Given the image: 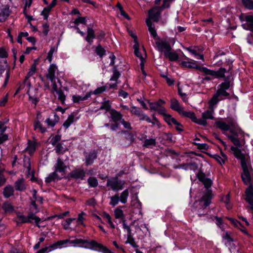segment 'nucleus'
Wrapping results in <instances>:
<instances>
[{
	"label": "nucleus",
	"instance_id": "nucleus-1",
	"mask_svg": "<svg viewBox=\"0 0 253 253\" xmlns=\"http://www.w3.org/2000/svg\"><path fill=\"white\" fill-rule=\"evenodd\" d=\"M215 125L223 132L229 130L231 134L228 135L226 134L228 138L236 146L240 147L242 146L240 139L243 136V133L240 130L230 128L235 126L233 122H229L227 124L221 120H218L215 122ZM223 133L225 134L224 132Z\"/></svg>",
	"mask_w": 253,
	"mask_h": 253
},
{
	"label": "nucleus",
	"instance_id": "nucleus-2",
	"mask_svg": "<svg viewBox=\"0 0 253 253\" xmlns=\"http://www.w3.org/2000/svg\"><path fill=\"white\" fill-rule=\"evenodd\" d=\"M230 82L225 81L218 86V89L211 100V105H216L219 101L230 97V94L226 91L230 88Z\"/></svg>",
	"mask_w": 253,
	"mask_h": 253
},
{
	"label": "nucleus",
	"instance_id": "nucleus-3",
	"mask_svg": "<svg viewBox=\"0 0 253 253\" xmlns=\"http://www.w3.org/2000/svg\"><path fill=\"white\" fill-rule=\"evenodd\" d=\"M181 65L184 67H188L189 68H194L199 70L201 72L205 75H215V73L211 71L210 69L204 67H200L196 64V62L189 58L185 57V59L181 62Z\"/></svg>",
	"mask_w": 253,
	"mask_h": 253
},
{
	"label": "nucleus",
	"instance_id": "nucleus-4",
	"mask_svg": "<svg viewBox=\"0 0 253 253\" xmlns=\"http://www.w3.org/2000/svg\"><path fill=\"white\" fill-rule=\"evenodd\" d=\"M241 166L243 169L241 174L242 180L246 185H252L251 180L253 172L251 165L248 163H244Z\"/></svg>",
	"mask_w": 253,
	"mask_h": 253
},
{
	"label": "nucleus",
	"instance_id": "nucleus-5",
	"mask_svg": "<svg viewBox=\"0 0 253 253\" xmlns=\"http://www.w3.org/2000/svg\"><path fill=\"white\" fill-rule=\"evenodd\" d=\"M125 183V181L119 180L117 177H114L107 180L106 185L110 187L112 190L118 191L124 188Z\"/></svg>",
	"mask_w": 253,
	"mask_h": 253
},
{
	"label": "nucleus",
	"instance_id": "nucleus-6",
	"mask_svg": "<svg viewBox=\"0 0 253 253\" xmlns=\"http://www.w3.org/2000/svg\"><path fill=\"white\" fill-rule=\"evenodd\" d=\"M58 74L59 71L57 66L54 64H51L47 69L45 77L51 82H53V81L57 79L58 82L60 84L61 82L58 78Z\"/></svg>",
	"mask_w": 253,
	"mask_h": 253
},
{
	"label": "nucleus",
	"instance_id": "nucleus-7",
	"mask_svg": "<svg viewBox=\"0 0 253 253\" xmlns=\"http://www.w3.org/2000/svg\"><path fill=\"white\" fill-rule=\"evenodd\" d=\"M130 112L132 115L137 117L140 121H145L147 122H151L150 118L138 107L134 106H131L130 108Z\"/></svg>",
	"mask_w": 253,
	"mask_h": 253
},
{
	"label": "nucleus",
	"instance_id": "nucleus-8",
	"mask_svg": "<svg viewBox=\"0 0 253 253\" xmlns=\"http://www.w3.org/2000/svg\"><path fill=\"white\" fill-rule=\"evenodd\" d=\"M149 105L151 110L158 112L161 115L166 112V109L162 106L165 104V101L162 99H159L157 102H149Z\"/></svg>",
	"mask_w": 253,
	"mask_h": 253
},
{
	"label": "nucleus",
	"instance_id": "nucleus-9",
	"mask_svg": "<svg viewBox=\"0 0 253 253\" xmlns=\"http://www.w3.org/2000/svg\"><path fill=\"white\" fill-rule=\"evenodd\" d=\"M70 244H74V246L86 244L88 247L93 248L94 247L101 246L100 244L94 240L89 241L86 240H83L82 239H76L74 240H70Z\"/></svg>",
	"mask_w": 253,
	"mask_h": 253
},
{
	"label": "nucleus",
	"instance_id": "nucleus-10",
	"mask_svg": "<svg viewBox=\"0 0 253 253\" xmlns=\"http://www.w3.org/2000/svg\"><path fill=\"white\" fill-rule=\"evenodd\" d=\"M180 114L184 117L191 119L193 122L196 123L199 125L204 126L206 124V122L204 120H198L193 112L185 111L183 109L180 112Z\"/></svg>",
	"mask_w": 253,
	"mask_h": 253
},
{
	"label": "nucleus",
	"instance_id": "nucleus-11",
	"mask_svg": "<svg viewBox=\"0 0 253 253\" xmlns=\"http://www.w3.org/2000/svg\"><path fill=\"white\" fill-rule=\"evenodd\" d=\"M231 150L233 152L234 156L241 161V164L242 165L244 163H248V158L241 152V150L238 147H231Z\"/></svg>",
	"mask_w": 253,
	"mask_h": 253
},
{
	"label": "nucleus",
	"instance_id": "nucleus-12",
	"mask_svg": "<svg viewBox=\"0 0 253 253\" xmlns=\"http://www.w3.org/2000/svg\"><path fill=\"white\" fill-rule=\"evenodd\" d=\"M159 50L161 51H168L171 50V46L169 43L165 39L158 38L155 42Z\"/></svg>",
	"mask_w": 253,
	"mask_h": 253
},
{
	"label": "nucleus",
	"instance_id": "nucleus-13",
	"mask_svg": "<svg viewBox=\"0 0 253 253\" xmlns=\"http://www.w3.org/2000/svg\"><path fill=\"white\" fill-rule=\"evenodd\" d=\"M209 105L210 110H208L204 112H203L202 114V118L198 119V120H204L206 122V124L204 126H205L207 125V123L206 121L207 119H211L213 120L214 119V117L213 115V113L214 110V106L215 105H213L212 106L211 105V100L209 101Z\"/></svg>",
	"mask_w": 253,
	"mask_h": 253
},
{
	"label": "nucleus",
	"instance_id": "nucleus-14",
	"mask_svg": "<svg viewBox=\"0 0 253 253\" xmlns=\"http://www.w3.org/2000/svg\"><path fill=\"white\" fill-rule=\"evenodd\" d=\"M70 177L75 179H84L85 176L84 170L82 169H75L69 174Z\"/></svg>",
	"mask_w": 253,
	"mask_h": 253
},
{
	"label": "nucleus",
	"instance_id": "nucleus-15",
	"mask_svg": "<svg viewBox=\"0 0 253 253\" xmlns=\"http://www.w3.org/2000/svg\"><path fill=\"white\" fill-rule=\"evenodd\" d=\"M211 192L210 191H207L199 200L200 204H201L202 206H204L206 208L211 203Z\"/></svg>",
	"mask_w": 253,
	"mask_h": 253
},
{
	"label": "nucleus",
	"instance_id": "nucleus-16",
	"mask_svg": "<svg viewBox=\"0 0 253 253\" xmlns=\"http://www.w3.org/2000/svg\"><path fill=\"white\" fill-rule=\"evenodd\" d=\"M84 156L85 165H91L93 163L94 161L96 159L97 153L96 150H94L88 153H85Z\"/></svg>",
	"mask_w": 253,
	"mask_h": 253
},
{
	"label": "nucleus",
	"instance_id": "nucleus-17",
	"mask_svg": "<svg viewBox=\"0 0 253 253\" xmlns=\"http://www.w3.org/2000/svg\"><path fill=\"white\" fill-rule=\"evenodd\" d=\"M122 133L125 134V136L124 137V140H126L125 142H122V145L125 146H129L134 141V137L132 132L126 131V130H122L121 132Z\"/></svg>",
	"mask_w": 253,
	"mask_h": 253
},
{
	"label": "nucleus",
	"instance_id": "nucleus-18",
	"mask_svg": "<svg viewBox=\"0 0 253 253\" xmlns=\"http://www.w3.org/2000/svg\"><path fill=\"white\" fill-rule=\"evenodd\" d=\"M211 71L215 72L216 75L215 76L208 75L209 76L206 77L205 78V80H211L214 78H223L224 77V74L226 72V70L224 68H220L218 71H214L211 70Z\"/></svg>",
	"mask_w": 253,
	"mask_h": 253
},
{
	"label": "nucleus",
	"instance_id": "nucleus-19",
	"mask_svg": "<svg viewBox=\"0 0 253 253\" xmlns=\"http://www.w3.org/2000/svg\"><path fill=\"white\" fill-rule=\"evenodd\" d=\"M161 11L160 8L155 7L149 11V17L155 22H158L160 18Z\"/></svg>",
	"mask_w": 253,
	"mask_h": 253
},
{
	"label": "nucleus",
	"instance_id": "nucleus-20",
	"mask_svg": "<svg viewBox=\"0 0 253 253\" xmlns=\"http://www.w3.org/2000/svg\"><path fill=\"white\" fill-rule=\"evenodd\" d=\"M110 118L114 123L121 122L123 118V115L114 109L110 110Z\"/></svg>",
	"mask_w": 253,
	"mask_h": 253
},
{
	"label": "nucleus",
	"instance_id": "nucleus-21",
	"mask_svg": "<svg viewBox=\"0 0 253 253\" xmlns=\"http://www.w3.org/2000/svg\"><path fill=\"white\" fill-rule=\"evenodd\" d=\"M245 23L243 24L244 29L253 32V15H247L245 17Z\"/></svg>",
	"mask_w": 253,
	"mask_h": 253
},
{
	"label": "nucleus",
	"instance_id": "nucleus-22",
	"mask_svg": "<svg viewBox=\"0 0 253 253\" xmlns=\"http://www.w3.org/2000/svg\"><path fill=\"white\" fill-rule=\"evenodd\" d=\"M54 171L56 172V173L57 172H65L67 167L61 158H58L57 160V162L54 166Z\"/></svg>",
	"mask_w": 253,
	"mask_h": 253
},
{
	"label": "nucleus",
	"instance_id": "nucleus-23",
	"mask_svg": "<svg viewBox=\"0 0 253 253\" xmlns=\"http://www.w3.org/2000/svg\"><path fill=\"white\" fill-rule=\"evenodd\" d=\"M246 195V201L250 204V206L253 205V188L252 185H250L247 188Z\"/></svg>",
	"mask_w": 253,
	"mask_h": 253
},
{
	"label": "nucleus",
	"instance_id": "nucleus-24",
	"mask_svg": "<svg viewBox=\"0 0 253 253\" xmlns=\"http://www.w3.org/2000/svg\"><path fill=\"white\" fill-rule=\"evenodd\" d=\"M170 108L175 111L180 113L183 110V108L181 107L178 100L175 98H172L170 100Z\"/></svg>",
	"mask_w": 253,
	"mask_h": 253
},
{
	"label": "nucleus",
	"instance_id": "nucleus-25",
	"mask_svg": "<svg viewBox=\"0 0 253 253\" xmlns=\"http://www.w3.org/2000/svg\"><path fill=\"white\" fill-rule=\"evenodd\" d=\"M59 120V117L57 114L54 113L52 118L48 117L45 120V123L49 126H54Z\"/></svg>",
	"mask_w": 253,
	"mask_h": 253
},
{
	"label": "nucleus",
	"instance_id": "nucleus-26",
	"mask_svg": "<svg viewBox=\"0 0 253 253\" xmlns=\"http://www.w3.org/2000/svg\"><path fill=\"white\" fill-rule=\"evenodd\" d=\"M147 26L148 27V30L150 33L151 36L156 41L158 39L157 34L155 27L153 26L152 22L150 19H147L146 21Z\"/></svg>",
	"mask_w": 253,
	"mask_h": 253
},
{
	"label": "nucleus",
	"instance_id": "nucleus-27",
	"mask_svg": "<svg viewBox=\"0 0 253 253\" xmlns=\"http://www.w3.org/2000/svg\"><path fill=\"white\" fill-rule=\"evenodd\" d=\"M165 56L170 61H176L178 59V55L175 52H172L171 50L164 51Z\"/></svg>",
	"mask_w": 253,
	"mask_h": 253
},
{
	"label": "nucleus",
	"instance_id": "nucleus-28",
	"mask_svg": "<svg viewBox=\"0 0 253 253\" xmlns=\"http://www.w3.org/2000/svg\"><path fill=\"white\" fill-rule=\"evenodd\" d=\"M91 94V92H88L84 96L75 95L73 96L72 99L74 102L79 103L82 101L87 99L90 97Z\"/></svg>",
	"mask_w": 253,
	"mask_h": 253
},
{
	"label": "nucleus",
	"instance_id": "nucleus-29",
	"mask_svg": "<svg viewBox=\"0 0 253 253\" xmlns=\"http://www.w3.org/2000/svg\"><path fill=\"white\" fill-rule=\"evenodd\" d=\"M15 189L17 191H24L26 189V185L24 182V179L22 178L18 179L15 182Z\"/></svg>",
	"mask_w": 253,
	"mask_h": 253
},
{
	"label": "nucleus",
	"instance_id": "nucleus-30",
	"mask_svg": "<svg viewBox=\"0 0 253 253\" xmlns=\"http://www.w3.org/2000/svg\"><path fill=\"white\" fill-rule=\"evenodd\" d=\"M56 249H58V247L56 242L48 247H45L41 249L36 253H47Z\"/></svg>",
	"mask_w": 253,
	"mask_h": 253
},
{
	"label": "nucleus",
	"instance_id": "nucleus-31",
	"mask_svg": "<svg viewBox=\"0 0 253 253\" xmlns=\"http://www.w3.org/2000/svg\"><path fill=\"white\" fill-rule=\"evenodd\" d=\"M9 9L8 7H4L0 10V22L4 21L9 15Z\"/></svg>",
	"mask_w": 253,
	"mask_h": 253
},
{
	"label": "nucleus",
	"instance_id": "nucleus-32",
	"mask_svg": "<svg viewBox=\"0 0 253 253\" xmlns=\"http://www.w3.org/2000/svg\"><path fill=\"white\" fill-rule=\"evenodd\" d=\"M13 194L14 189L12 186L8 185L4 188L3 190V195L5 198H8L12 196Z\"/></svg>",
	"mask_w": 253,
	"mask_h": 253
},
{
	"label": "nucleus",
	"instance_id": "nucleus-33",
	"mask_svg": "<svg viewBox=\"0 0 253 253\" xmlns=\"http://www.w3.org/2000/svg\"><path fill=\"white\" fill-rule=\"evenodd\" d=\"M95 38L94 31L93 29L88 27L87 30V36L85 38V40L90 44L93 42V40Z\"/></svg>",
	"mask_w": 253,
	"mask_h": 253
},
{
	"label": "nucleus",
	"instance_id": "nucleus-34",
	"mask_svg": "<svg viewBox=\"0 0 253 253\" xmlns=\"http://www.w3.org/2000/svg\"><path fill=\"white\" fill-rule=\"evenodd\" d=\"M35 214L36 213H35V212L30 211V212H29L27 217L28 220L29 221V223L31 222V220H34V221L36 224V225L39 227L40 225H39V224L41 221V219L39 217L36 216L35 215Z\"/></svg>",
	"mask_w": 253,
	"mask_h": 253
},
{
	"label": "nucleus",
	"instance_id": "nucleus-35",
	"mask_svg": "<svg viewBox=\"0 0 253 253\" xmlns=\"http://www.w3.org/2000/svg\"><path fill=\"white\" fill-rule=\"evenodd\" d=\"M101 216L108 223L112 229L115 228V225L113 223L112 218L109 213L106 212H103L101 214Z\"/></svg>",
	"mask_w": 253,
	"mask_h": 253
},
{
	"label": "nucleus",
	"instance_id": "nucleus-36",
	"mask_svg": "<svg viewBox=\"0 0 253 253\" xmlns=\"http://www.w3.org/2000/svg\"><path fill=\"white\" fill-rule=\"evenodd\" d=\"M37 143L35 142L28 141V146L26 148V150L30 154H32L36 150Z\"/></svg>",
	"mask_w": 253,
	"mask_h": 253
},
{
	"label": "nucleus",
	"instance_id": "nucleus-37",
	"mask_svg": "<svg viewBox=\"0 0 253 253\" xmlns=\"http://www.w3.org/2000/svg\"><path fill=\"white\" fill-rule=\"evenodd\" d=\"M162 115L164 116V119L165 121L168 123L169 125H171L172 124H175L176 119L172 117V116L168 114L165 112L164 114H163Z\"/></svg>",
	"mask_w": 253,
	"mask_h": 253
},
{
	"label": "nucleus",
	"instance_id": "nucleus-38",
	"mask_svg": "<svg viewBox=\"0 0 253 253\" xmlns=\"http://www.w3.org/2000/svg\"><path fill=\"white\" fill-rule=\"evenodd\" d=\"M129 196V192L127 189L124 190L119 197L120 202L123 204H126L127 201V198Z\"/></svg>",
	"mask_w": 253,
	"mask_h": 253
},
{
	"label": "nucleus",
	"instance_id": "nucleus-39",
	"mask_svg": "<svg viewBox=\"0 0 253 253\" xmlns=\"http://www.w3.org/2000/svg\"><path fill=\"white\" fill-rule=\"evenodd\" d=\"M60 177L58 175L56 172L54 171L49 174V175L45 178V181L46 183H50L52 181L56 179H60Z\"/></svg>",
	"mask_w": 253,
	"mask_h": 253
},
{
	"label": "nucleus",
	"instance_id": "nucleus-40",
	"mask_svg": "<svg viewBox=\"0 0 253 253\" xmlns=\"http://www.w3.org/2000/svg\"><path fill=\"white\" fill-rule=\"evenodd\" d=\"M156 144V139L154 138L147 139L144 140L143 146L147 148H151L155 146Z\"/></svg>",
	"mask_w": 253,
	"mask_h": 253
},
{
	"label": "nucleus",
	"instance_id": "nucleus-41",
	"mask_svg": "<svg viewBox=\"0 0 253 253\" xmlns=\"http://www.w3.org/2000/svg\"><path fill=\"white\" fill-rule=\"evenodd\" d=\"M24 167L27 169L28 175L32 174L33 175V172L31 169V162L29 158H25L24 159Z\"/></svg>",
	"mask_w": 253,
	"mask_h": 253
},
{
	"label": "nucleus",
	"instance_id": "nucleus-42",
	"mask_svg": "<svg viewBox=\"0 0 253 253\" xmlns=\"http://www.w3.org/2000/svg\"><path fill=\"white\" fill-rule=\"evenodd\" d=\"M132 37L134 39V41L135 42V44L133 45V48L134 50L135 55L137 57L139 58L140 60H144V58L143 57V56L142 55L138 54L139 45H138V43H137V42L136 41V39H137L136 36H132Z\"/></svg>",
	"mask_w": 253,
	"mask_h": 253
},
{
	"label": "nucleus",
	"instance_id": "nucleus-43",
	"mask_svg": "<svg viewBox=\"0 0 253 253\" xmlns=\"http://www.w3.org/2000/svg\"><path fill=\"white\" fill-rule=\"evenodd\" d=\"M55 92L56 93L58 99L60 101L61 103L63 105L65 104L66 95L64 92L61 89H60Z\"/></svg>",
	"mask_w": 253,
	"mask_h": 253
},
{
	"label": "nucleus",
	"instance_id": "nucleus-44",
	"mask_svg": "<svg viewBox=\"0 0 253 253\" xmlns=\"http://www.w3.org/2000/svg\"><path fill=\"white\" fill-rule=\"evenodd\" d=\"M95 51L96 54L100 57H102L106 53V50L100 44H98L96 47Z\"/></svg>",
	"mask_w": 253,
	"mask_h": 253
},
{
	"label": "nucleus",
	"instance_id": "nucleus-45",
	"mask_svg": "<svg viewBox=\"0 0 253 253\" xmlns=\"http://www.w3.org/2000/svg\"><path fill=\"white\" fill-rule=\"evenodd\" d=\"M120 199L118 194H116L115 195L110 197V205L113 207L116 206L119 203Z\"/></svg>",
	"mask_w": 253,
	"mask_h": 253
},
{
	"label": "nucleus",
	"instance_id": "nucleus-46",
	"mask_svg": "<svg viewBox=\"0 0 253 253\" xmlns=\"http://www.w3.org/2000/svg\"><path fill=\"white\" fill-rule=\"evenodd\" d=\"M75 117L73 115H70L66 121L64 123L63 126L64 127L67 129L69 126L74 122Z\"/></svg>",
	"mask_w": 253,
	"mask_h": 253
},
{
	"label": "nucleus",
	"instance_id": "nucleus-47",
	"mask_svg": "<svg viewBox=\"0 0 253 253\" xmlns=\"http://www.w3.org/2000/svg\"><path fill=\"white\" fill-rule=\"evenodd\" d=\"M75 117L73 115H70L66 121L64 123L63 126L64 127L67 129L69 126L74 122Z\"/></svg>",
	"mask_w": 253,
	"mask_h": 253
},
{
	"label": "nucleus",
	"instance_id": "nucleus-48",
	"mask_svg": "<svg viewBox=\"0 0 253 253\" xmlns=\"http://www.w3.org/2000/svg\"><path fill=\"white\" fill-rule=\"evenodd\" d=\"M114 215L117 219H124V212L120 208H117L114 210Z\"/></svg>",
	"mask_w": 253,
	"mask_h": 253
},
{
	"label": "nucleus",
	"instance_id": "nucleus-49",
	"mask_svg": "<svg viewBox=\"0 0 253 253\" xmlns=\"http://www.w3.org/2000/svg\"><path fill=\"white\" fill-rule=\"evenodd\" d=\"M111 104L109 100H105L101 103L100 109L101 110H105L106 111H109L111 110Z\"/></svg>",
	"mask_w": 253,
	"mask_h": 253
},
{
	"label": "nucleus",
	"instance_id": "nucleus-50",
	"mask_svg": "<svg viewBox=\"0 0 253 253\" xmlns=\"http://www.w3.org/2000/svg\"><path fill=\"white\" fill-rule=\"evenodd\" d=\"M2 208L5 212H11L14 210L13 207L10 203H5L2 206Z\"/></svg>",
	"mask_w": 253,
	"mask_h": 253
},
{
	"label": "nucleus",
	"instance_id": "nucleus-51",
	"mask_svg": "<svg viewBox=\"0 0 253 253\" xmlns=\"http://www.w3.org/2000/svg\"><path fill=\"white\" fill-rule=\"evenodd\" d=\"M34 126L35 130L39 129V130L42 133L46 131L45 127L42 126V124L39 122V121H37L34 123Z\"/></svg>",
	"mask_w": 253,
	"mask_h": 253
},
{
	"label": "nucleus",
	"instance_id": "nucleus-52",
	"mask_svg": "<svg viewBox=\"0 0 253 253\" xmlns=\"http://www.w3.org/2000/svg\"><path fill=\"white\" fill-rule=\"evenodd\" d=\"M8 67L7 61L5 59H0V75H1Z\"/></svg>",
	"mask_w": 253,
	"mask_h": 253
},
{
	"label": "nucleus",
	"instance_id": "nucleus-53",
	"mask_svg": "<svg viewBox=\"0 0 253 253\" xmlns=\"http://www.w3.org/2000/svg\"><path fill=\"white\" fill-rule=\"evenodd\" d=\"M36 70H37L36 64L34 63L31 66V67L29 69V71L27 73V76L26 77V78L27 79L33 76L35 74Z\"/></svg>",
	"mask_w": 253,
	"mask_h": 253
},
{
	"label": "nucleus",
	"instance_id": "nucleus-54",
	"mask_svg": "<svg viewBox=\"0 0 253 253\" xmlns=\"http://www.w3.org/2000/svg\"><path fill=\"white\" fill-rule=\"evenodd\" d=\"M120 76V72L117 69L116 67H114L113 70V75L110 78V81L117 82Z\"/></svg>",
	"mask_w": 253,
	"mask_h": 253
},
{
	"label": "nucleus",
	"instance_id": "nucleus-55",
	"mask_svg": "<svg viewBox=\"0 0 253 253\" xmlns=\"http://www.w3.org/2000/svg\"><path fill=\"white\" fill-rule=\"evenodd\" d=\"M87 182L90 187H96L98 185L97 179L94 177H89Z\"/></svg>",
	"mask_w": 253,
	"mask_h": 253
},
{
	"label": "nucleus",
	"instance_id": "nucleus-56",
	"mask_svg": "<svg viewBox=\"0 0 253 253\" xmlns=\"http://www.w3.org/2000/svg\"><path fill=\"white\" fill-rule=\"evenodd\" d=\"M57 48L55 46L51 47L49 52L47 53V59L48 60L49 63H51L52 60V56L53 53L56 51Z\"/></svg>",
	"mask_w": 253,
	"mask_h": 253
},
{
	"label": "nucleus",
	"instance_id": "nucleus-57",
	"mask_svg": "<svg viewBox=\"0 0 253 253\" xmlns=\"http://www.w3.org/2000/svg\"><path fill=\"white\" fill-rule=\"evenodd\" d=\"M57 245L58 247V248H62L63 247H66V244L68 243L70 244V240L66 239V240H59L56 242Z\"/></svg>",
	"mask_w": 253,
	"mask_h": 253
},
{
	"label": "nucleus",
	"instance_id": "nucleus-58",
	"mask_svg": "<svg viewBox=\"0 0 253 253\" xmlns=\"http://www.w3.org/2000/svg\"><path fill=\"white\" fill-rule=\"evenodd\" d=\"M242 2L247 8L253 9V1L252 0H242Z\"/></svg>",
	"mask_w": 253,
	"mask_h": 253
},
{
	"label": "nucleus",
	"instance_id": "nucleus-59",
	"mask_svg": "<svg viewBox=\"0 0 253 253\" xmlns=\"http://www.w3.org/2000/svg\"><path fill=\"white\" fill-rule=\"evenodd\" d=\"M17 217L20 220V221H19L20 222H21V223H29V221L28 220L27 216H25L22 213H21L20 212H18L17 213Z\"/></svg>",
	"mask_w": 253,
	"mask_h": 253
},
{
	"label": "nucleus",
	"instance_id": "nucleus-60",
	"mask_svg": "<svg viewBox=\"0 0 253 253\" xmlns=\"http://www.w3.org/2000/svg\"><path fill=\"white\" fill-rule=\"evenodd\" d=\"M120 122L125 128L129 130H131L132 129L131 124L128 121H126L124 119H123Z\"/></svg>",
	"mask_w": 253,
	"mask_h": 253
},
{
	"label": "nucleus",
	"instance_id": "nucleus-61",
	"mask_svg": "<svg viewBox=\"0 0 253 253\" xmlns=\"http://www.w3.org/2000/svg\"><path fill=\"white\" fill-rule=\"evenodd\" d=\"M86 215L85 213L84 212H82L81 213L78 214V217L77 218V222L82 225H84V220L85 218L84 217V215Z\"/></svg>",
	"mask_w": 253,
	"mask_h": 253
},
{
	"label": "nucleus",
	"instance_id": "nucleus-62",
	"mask_svg": "<svg viewBox=\"0 0 253 253\" xmlns=\"http://www.w3.org/2000/svg\"><path fill=\"white\" fill-rule=\"evenodd\" d=\"M61 139V136L59 135H56L51 139L50 140V143L53 145L54 146L56 144H57V142L60 141Z\"/></svg>",
	"mask_w": 253,
	"mask_h": 253
},
{
	"label": "nucleus",
	"instance_id": "nucleus-63",
	"mask_svg": "<svg viewBox=\"0 0 253 253\" xmlns=\"http://www.w3.org/2000/svg\"><path fill=\"white\" fill-rule=\"evenodd\" d=\"M227 218L235 227H238L239 228H240V227H242L241 223L237 220L230 217H228Z\"/></svg>",
	"mask_w": 253,
	"mask_h": 253
},
{
	"label": "nucleus",
	"instance_id": "nucleus-64",
	"mask_svg": "<svg viewBox=\"0 0 253 253\" xmlns=\"http://www.w3.org/2000/svg\"><path fill=\"white\" fill-rule=\"evenodd\" d=\"M198 168V165L196 163H195V162H192V163H188V168H187V169H188V170H193V171H195L196 170H197Z\"/></svg>",
	"mask_w": 253,
	"mask_h": 253
}]
</instances>
